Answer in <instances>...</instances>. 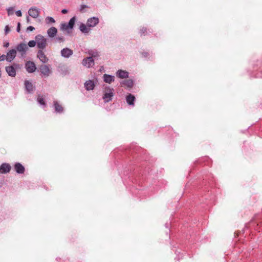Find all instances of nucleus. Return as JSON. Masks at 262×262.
I'll list each match as a JSON object with an SVG mask.
<instances>
[{
    "label": "nucleus",
    "instance_id": "nucleus-1",
    "mask_svg": "<svg viewBox=\"0 0 262 262\" xmlns=\"http://www.w3.org/2000/svg\"><path fill=\"white\" fill-rule=\"evenodd\" d=\"M114 96V89L109 86H106L104 88L102 99L104 102L107 103L112 100Z\"/></svg>",
    "mask_w": 262,
    "mask_h": 262
},
{
    "label": "nucleus",
    "instance_id": "nucleus-2",
    "mask_svg": "<svg viewBox=\"0 0 262 262\" xmlns=\"http://www.w3.org/2000/svg\"><path fill=\"white\" fill-rule=\"evenodd\" d=\"M15 49L20 54L21 57L25 58L28 50V47L25 43L20 42L16 46Z\"/></svg>",
    "mask_w": 262,
    "mask_h": 262
},
{
    "label": "nucleus",
    "instance_id": "nucleus-3",
    "mask_svg": "<svg viewBox=\"0 0 262 262\" xmlns=\"http://www.w3.org/2000/svg\"><path fill=\"white\" fill-rule=\"evenodd\" d=\"M35 40L37 47L40 50L44 49L47 46V39L40 34L37 35L35 36Z\"/></svg>",
    "mask_w": 262,
    "mask_h": 262
},
{
    "label": "nucleus",
    "instance_id": "nucleus-4",
    "mask_svg": "<svg viewBox=\"0 0 262 262\" xmlns=\"http://www.w3.org/2000/svg\"><path fill=\"white\" fill-rule=\"evenodd\" d=\"M19 68V64L14 63L12 66L6 67L5 70L9 76L14 77L16 76V69Z\"/></svg>",
    "mask_w": 262,
    "mask_h": 262
},
{
    "label": "nucleus",
    "instance_id": "nucleus-5",
    "mask_svg": "<svg viewBox=\"0 0 262 262\" xmlns=\"http://www.w3.org/2000/svg\"><path fill=\"white\" fill-rule=\"evenodd\" d=\"M99 20L98 17L93 16L88 18L86 23V25L88 27H94L98 24Z\"/></svg>",
    "mask_w": 262,
    "mask_h": 262
},
{
    "label": "nucleus",
    "instance_id": "nucleus-6",
    "mask_svg": "<svg viewBox=\"0 0 262 262\" xmlns=\"http://www.w3.org/2000/svg\"><path fill=\"white\" fill-rule=\"evenodd\" d=\"M25 68L27 71L29 73H33L36 69L34 62L31 61H27L25 64Z\"/></svg>",
    "mask_w": 262,
    "mask_h": 262
},
{
    "label": "nucleus",
    "instance_id": "nucleus-7",
    "mask_svg": "<svg viewBox=\"0 0 262 262\" xmlns=\"http://www.w3.org/2000/svg\"><path fill=\"white\" fill-rule=\"evenodd\" d=\"M60 53L62 57L66 58H69L73 55V51L72 50L68 48H65L61 50Z\"/></svg>",
    "mask_w": 262,
    "mask_h": 262
},
{
    "label": "nucleus",
    "instance_id": "nucleus-8",
    "mask_svg": "<svg viewBox=\"0 0 262 262\" xmlns=\"http://www.w3.org/2000/svg\"><path fill=\"white\" fill-rule=\"evenodd\" d=\"M82 64L84 66H86L88 68H90L94 65V60L92 57H88L82 60Z\"/></svg>",
    "mask_w": 262,
    "mask_h": 262
},
{
    "label": "nucleus",
    "instance_id": "nucleus-9",
    "mask_svg": "<svg viewBox=\"0 0 262 262\" xmlns=\"http://www.w3.org/2000/svg\"><path fill=\"white\" fill-rule=\"evenodd\" d=\"M29 15L34 18L38 17L39 14V10L35 7H31L28 10Z\"/></svg>",
    "mask_w": 262,
    "mask_h": 262
},
{
    "label": "nucleus",
    "instance_id": "nucleus-10",
    "mask_svg": "<svg viewBox=\"0 0 262 262\" xmlns=\"http://www.w3.org/2000/svg\"><path fill=\"white\" fill-rule=\"evenodd\" d=\"M16 50L13 49L10 50L7 53V61L8 62H11L15 58L16 56Z\"/></svg>",
    "mask_w": 262,
    "mask_h": 262
},
{
    "label": "nucleus",
    "instance_id": "nucleus-11",
    "mask_svg": "<svg viewBox=\"0 0 262 262\" xmlns=\"http://www.w3.org/2000/svg\"><path fill=\"white\" fill-rule=\"evenodd\" d=\"M39 69L41 74L45 76H49L51 71L50 69L49 66L42 64L40 66Z\"/></svg>",
    "mask_w": 262,
    "mask_h": 262
},
{
    "label": "nucleus",
    "instance_id": "nucleus-12",
    "mask_svg": "<svg viewBox=\"0 0 262 262\" xmlns=\"http://www.w3.org/2000/svg\"><path fill=\"white\" fill-rule=\"evenodd\" d=\"M11 167L7 163H3L0 166V173L5 174L10 172Z\"/></svg>",
    "mask_w": 262,
    "mask_h": 262
},
{
    "label": "nucleus",
    "instance_id": "nucleus-13",
    "mask_svg": "<svg viewBox=\"0 0 262 262\" xmlns=\"http://www.w3.org/2000/svg\"><path fill=\"white\" fill-rule=\"evenodd\" d=\"M14 169L16 173L18 174H23L25 172V167L20 163L17 162L14 165Z\"/></svg>",
    "mask_w": 262,
    "mask_h": 262
},
{
    "label": "nucleus",
    "instance_id": "nucleus-14",
    "mask_svg": "<svg viewBox=\"0 0 262 262\" xmlns=\"http://www.w3.org/2000/svg\"><path fill=\"white\" fill-rule=\"evenodd\" d=\"M37 57L39 59V60L43 63H46L48 61V58L45 54L44 52L42 51V50H39L37 54Z\"/></svg>",
    "mask_w": 262,
    "mask_h": 262
},
{
    "label": "nucleus",
    "instance_id": "nucleus-15",
    "mask_svg": "<svg viewBox=\"0 0 262 262\" xmlns=\"http://www.w3.org/2000/svg\"><path fill=\"white\" fill-rule=\"evenodd\" d=\"M103 80L105 83L111 84L115 80V77L113 75L104 74L103 76Z\"/></svg>",
    "mask_w": 262,
    "mask_h": 262
},
{
    "label": "nucleus",
    "instance_id": "nucleus-16",
    "mask_svg": "<svg viewBox=\"0 0 262 262\" xmlns=\"http://www.w3.org/2000/svg\"><path fill=\"white\" fill-rule=\"evenodd\" d=\"M53 106L56 113L61 114L63 112V108L57 101L53 102Z\"/></svg>",
    "mask_w": 262,
    "mask_h": 262
},
{
    "label": "nucleus",
    "instance_id": "nucleus-17",
    "mask_svg": "<svg viewBox=\"0 0 262 262\" xmlns=\"http://www.w3.org/2000/svg\"><path fill=\"white\" fill-rule=\"evenodd\" d=\"M129 73L128 72L122 70H119L116 72V75L120 78H126L128 77Z\"/></svg>",
    "mask_w": 262,
    "mask_h": 262
},
{
    "label": "nucleus",
    "instance_id": "nucleus-18",
    "mask_svg": "<svg viewBox=\"0 0 262 262\" xmlns=\"http://www.w3.org/2000/svg\"><path fill=\"white\" fill-rule=\"evenodd\" d=\"M135 99H136L135 97L131 94H129L126 97V102L129 105L134 106V105H135L134 102L135 101Z\"/></svg>",
    "mask_w": 262,
    "mask_h": 262
},
{
    "label": "nucleus",
    "instance_id": "nucleus-19",
    "mask_svg": "<svg viewBox=\"0 0 262 262\" xmlns=\"http://www.w3.org/2000/svg\"><path fill=\"white\" fill-rule=\"evenodd\" d=\"M95 86L94 81L91 80L86 81L84 83V87L87 91L93 90Z\"/></svg>",
    "mask_w": 262,
    "mask_h": 262
},
{
    "label": "nucleus",
    "instance_id": "nucleus-20",
    "mask_svg": "<svg viewBox=\"0 0 262 262\" xmlns=\"http://www.w3.org/2000/svg\"><path fill=\"white\" fill-rule=\"evenodd\" d=\"M37 101L38 103L43 108H45L47 106L46 101L43 96L40 94H39L37 96Z\"/></svg>",
    "mask_w": 262,
    "mask_h": 262
},
{
    "label": "nucleus",
    "instance_id": "nucleus-21",
    "mask_svg": "<svg viewBox=\"0 0 262 262\" xmlns=\"http://www.w3.org/2000/svg\"><path fill=\"white\" fill-rule=\"evenodd\" d=\"M57 33V29L54 27H51L47 31V34L49 37H54Z\"/></svg>",
    "mask_w": 262,
    "mask_h": 262
},
{
    "label": "nucleus",
    "instance_id": "nucleus-22",
    "mask_svg": "<svg viewBox=\"0 0 262 262\" xmlns=\"http://www.w3.org/2000/svg\"><path fill=\"white\" fill-rule=\"evenodd\" d=\"M25 85L26 89L29 93H31L33 92L34 88L31 82L28 80H26L25 81Z\"/></svg>",
    "mask_w": 262,
    "mask_h": 262
},
{
    "label": "nucleus",
    "instance_id": "nucleus-23",
    "mask_svg": "<svg viewBox=\"0 0 262 262\" xmlns=\"http://www.w3.org/2000/svg\"><path fill=\"white\" fill-rule=\"evenodd\" d=\"M120 84L121 86L125 85L127 88H131L133 86L134 81L132 79H127L123 80L120 82Z\"/></svg>",
    "mask_w": 262,
    "mask_h": 262
},
{
    "label": "nucleus",
    "instance_id": "nucleus-24",
    "mask_svg": "<svg viewBox=\"0 0 262 262\" xmlns=\"http://www.w3.org/2000/svg\"><path fill=\"white\" fill-rule=\"evenodd\" d=\"M79 30L81 32H82L84 34L88 33L90 31V27H88L87 25H85L83 23H81L79 26Z\"/></svg>",
    "mask_w": 262,
    "mask_h": 262
},
{
    "label": "nucleus",
    "instance_id": "nucleus-25",
    "mask_svg": "<svg viewBox=\"0 0 262 262\" xmlns=\"http://www.w3.org/2000/svg\"><path fill=\"white\" fill-rule=\"evenodd\" d=\"M60 30L62 31H66L68 33H70L71 29H70V27L66 23H62L60 25Z\"/></svg>",
    "mask_w": 262,
    "mask_h": 262
},
{
    "label": "nucleus",
    "instance_id": "nucleus-26",
    "mask_svg": "<svg viewBox=\"0 0 262 262\" xmlns=\"http://www.w3.org/2000/svg\"><path fill=\"white\" fill-rule=\"evenodd\" d=\"M76 21L75 17H72L68 22V26L70 27V29H72L74 26L75 23Z\"/></svg>",
    "mask_w": 262,
    "mask_h": 262
},
{
    "label": "nucleus",
    "instance_id": "nucleus-27",
    "mask_svg": "<svg viewBox=\"0 0 262 262\" xmlns=\"http://www.w3.org/2000/svg\"><path fill=\"white\" fill-rule=\"evenodd\" d=\"M88 54L91 56L90 57H97L99 56V53L96 50L89 51Z\"/></svg>",
    "mask_w": 262,
    "mask_h": 262
},
{
    "label": "nucleus",
    "instance_id": "nucleus-28",
    "mask_svg": "<svg viewBox=\"0 0 262 262\" xmlns=\"http://www.w3.org/2000/svg\"><path fill=\"white\" fill-rule=\"evenodd\" d=\"M47 24L54 23L55 22V19L51 16H48L45 19Z\"/></svg>",
    "mask_w": 262,
    "mask_h": 262
},
{
    "label": "nucleus",
    "instance_id": "nucleus-29",
    "mask_svg": "<svg viewBox=\"0 0 262 262\" xmlns=\"http://www.w3.org/2000/svg\"><path fill=\"white\" fill-rule=\"evenodd\" d=\"M61 73L63 75L65 76L69 74L68 70L67 68L65 67H61L60 69Z\"/></svg>",
    "mask_w": 262,
    "mask_h": 262
},
{
    "label": "nucleus",
    "instance_id": "nucleus-30",
    "mask_svg": "<svg viewBox=\"0 0 262 262\" xmlns=\"http://www.w3.org/2000/svg\"><path fill=\"white\" fill-rule=\"evenodd\" d=\"M36 44V40H32L29 41L27 46L30 48H33L35 46Z\"/></svg>",
    "mask_w": 262,
    "mask_h": 262
},
{
    "label": "nucleus",
    "instance_id": "nucleus-31",
    "mask_svg": "<svg viewBox=\"0 0 262 262\" xmlns=\"http://www.w3.org/2000/svg\"><path fill=\"white\" fill-rule=\"evenodd\" d=\"M8 15L9 16L13 15L14 13V8L13 7H9L7 9Z\"/></svg>",
    "mask_w": 262,
    "mask_h": 262
},
{
    "label": "nucleus",
    "instance_id": "nucleus-32",
    "mask_svg": "<svg viewBox=\"0 0 262 262\" xmlns=\"http://www.w3.org/2000/svg\"><path fill=\"white\" fill-rule=\"evenodd\" d=\"M89 8V7L88 6L85 5H81L80 7L79 11L80 12L83 13L85 12L84 9L85 8Z\"/></svg>",
    "mask_w": 262,
    "mask_h": 262
},
{
    "label": "nucleus",
    "instance_id": "nucleus-33",
    "mask_svg": "<svg viewBox=\"0 0 262 262\" xmlns=\"http://www.w3.org/2000/svg\"><path fill=\"white\" fill-rule=\"evenodd\" d=\"M147 29L146 28L143 27L141 29H140L139 31V33L141 36L143 35H145V33L147 32Z\"/></svg>",
    "mask_w": 262,
    "mask_h": 262
},
{
    "label": "nucleus",
    "instance_id": "nucleus-34",
    "mask_svg": "<svg viewBox=\"0 0 262 262\" xmlns=\"http://www.w3.org/2000/svg\"><path fill=\"white\" fill-rule=\"evenodd\" d=\"M56 39L59 42H63L64 41V38L62 36L56 37Z\"/></svg>",
    "mask_w": 262,
    "mask_h": 262
},
{
    "label": "nucleus",
    "instance_id": "nucleus-35",
    "mask_svg": "<svg viewBox=\"0 0 262 262\" xmlns=\"http://www.w3.org/2000/svg\"><path fill=\"white\" fill-rule=\"evenodd\" d=\"M10 31V28L8 25L5 26V34H7Z\"/></svg>",
    "mask_w": 262,
    "mask_h": 262
},
{
    "label": "nucleus",
    "instance_id": "nucleus-36",
    "mask_svg": "<svg viewBox=\"0 0 262 262\" xmlns=\"http://www.w3.org/2000/svg\"><path fill=\"white\" fill-rule=\"evenodd\" d=\"M141 54L142 57L145 58H147L149 55V53L147 52H143L141 53Z\"/></svg>",
    "mask_w": 262,
    "mask_h": 262
},
{
    "label": "nucleus",
    "instance_id": "nucleus-37",
    "mask_svg": "<svg viewBox=\"0 0 262 262\" xmlns=\"http://www.w3.org/2000/svg\"><path fill=\"white\" fill-rule=\"evenodd\" d=\"M34 30H35V28L34 27L30 26L28 27H27L26 31L27 32H30V31H33Z\"/></svg>",
    "mask_w": 262,
    "mask_h": 262
},
{
    "label": "nucleus",
    "instance_id": "nucleus-38",
    "mask_svg": "<svg viewBox=\"0 0 262 262\" xmlns=\"http://www.w3.org/2000/svg\"><path fill=\"white\" fill-rule=\"evenodd\" d=\"M5 60H7V56L5 55H2L0 56V61H4Z\"/></svg>",
    "mask_w": 262,
    "mask_h": 262
},
{
    "label": "nucleus",
    "instance_id": "nucleus-39",
    "mask_svg": "<svg viewBox=\"0 0 262 262\" xmlns=\"http://www.w3.org/2000/svg\"><path fill=\"white\" fill-rule=\"evenodd\" d=\"M20 27H21L20 23L19 22H18L17 23V28H16V31L17 32H19L20 31Z\"/></svg>",
    "mask_w": 262,
    "mask_h": 262
},
{
    "label": "nucleus",
    "instance_id": "nucleus-40",
    "mask_svg": "<svg viewBox=\"0 0 262 262\" xmlns=\"http://www.w3.org/2000/svg\"><path fill=\"white\" fill-rule=\"evenodd\" d=\"M15 14L18 17H20V16H21L22 15V13H21V11L20 10L16 11V12H15Z\"/></svg>",
    "mask_w": 262,
    "mask_h": 262
},
{
    "label": "nucleus",
    "instance_id": "nucleus-41",
    "mask_svg": "<svg viewBox=\"0 0 262 262\" xmlns=\"http://www.w3.org/2000/svg\"><path fill=\"white\" fill-rule=\"evenodd\" d=\"M9 45H10V44H9V42H5L4 43L3 46H4V48H8L9 46Z\"/></svg>",
    "mask_w": 262,
    "mask_h": 262
},
{
    "label": "nucleus",
    "instance_id": "nucleus-42",
    "mask_svg": "<svg viewBox=\"0 0 262 262\" xmlns=\"http://www.w3.org/2000/svg\"><path fill=\"white\" fill-rule=\"evenodd\" d=\"M68 10L67 9H63L61 10V13L62 14H66L68 13Z\"/></svg>",
    "mask_w": 262,
    "mask_h": 262
},
{
    "label": "nucleus",
    "instance_id": "nucleus-43",
    "mask_svg": "<svg viewBox=\"0 0 262 262\" xmlns=\"http://www.w3.org/2000/svg\"><path fill=\"white\" fill-rule=\"evenodd\" d=\"M30 18H29V16H27V22L28 23H30Z\"/></svg>",
    "mask_w": 262,
    "mask_h": 262
},
{
    "label": "nucleus",
    "instance_id": "nucleus-44",
    "mask_svg": "<svg viewBox=\"0 0 262 262\" xmlns=\"http://www.w3.org/2000/svg\"><path fill=\"white\" fill-rule=\"evenodd\" d=\"M165 226H166V228H168V223H166L165 224Z\"/></svg>",
    "mask_w": 262,
    "mask_h": 262
},
{
    "label": "nucleus",
    "instance_id": "nucleus-45",
    "mask_svg": "<svg viewBox=\"0 0 262 262\" xmlns=\"http://www.w3.org/2000/svg\"><path fill=\"white\" fill-rule=\"evenodd\" d=\"M176 253H177V254L178 255V256H179V254H180V252H179V251H176Z\"/></svg>",
    "mask_w": 262,
    "mask_h": 262
}]
</instances>
